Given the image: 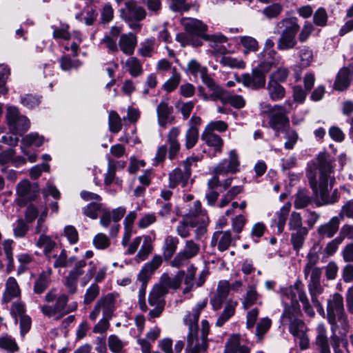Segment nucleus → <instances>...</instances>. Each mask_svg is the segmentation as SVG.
Returning <instances> with one entry per match:
<instances>
[{
    "label": "nucleus",
    "mask_w": 353,
    "mask_h": 353,
    "mask_svg": "<svg viewBox=\"0 0 353 353\" xmlns=\"http://www.w3.org/2000/svg\"><path fill=\"white\" fill-rule=\"evenodd\" d=\"M290 209L291 204L290 203H286L276 214L278 219L277 228L279 232H282L284 229V226L289 216Z\"/></svg>",
    "instance_id": "nucleus-49"
},
{
    "label": "nucleus",
    "mask_w": 353,
    "mask_h": 353,
    "mask_svg": "<svg viewBox=\"0 0 353 353\" xmlns=\"http://www.w3.org/2000/svg\"><path fill=\"white\" fill-rule=\"evenodd\" d=\"M108 170L104 178L105 185H110L114 181L115 184L121 185L122 180L116 177L117 165L115 161L110 157L108 158Z\"/></svg>",
    "instance_id": "nucleus-39"
},
{
    "label": "nucleus",
    "mask_w": 353,
    "mask_h": 353,
    "mask_svg": "<svg viewBox=\"0 0 353 353\" xmlns=\"http://www.w3.org/2000/svg\"><path fill=\"white\" fill-rule=\"evenodd\" d=\"M312 202V198L307 194L305 189L299 190L296 194L294 200V207L296 209L305 208Z\"/></svg>",
    "instance_id": "nucleus-51"
},
{
    "label": "nucleus",
    "mask_w": 353,
    "mask_h": 353,
    "mask_svg": "<svg viewBox=\"0 0 353 353\" xmlns=\"http://www.w3.org/2000/svg\"><path fill=\"white\" fill-rule=\"evenodd\" d=\"M327 319L333 332L336 329L337 321L347 322V316L345 312L343 297L341 294L334 293L327 299Z\"/></svg>",
    "instance_id": "nucleus-7"
},
{
    "label": "nucleus",
    "mask_w": 353,
    "mask_h": 353,
    "mask_svg": "<svg viewBox=\"0 0 353 353\" xmlns=\"http://www.w3.org/2000/svg\"><path fill=\"white\" fill-rule=\"evenodd\" d=\"M104 209L102 203L91 202L82 208V212L85 216L91 219H97L99 214L101 213Z\"/></svg>",
    "instance_id": "nucleus-45"
},
{
    "label": "nucleus",
    "mask_w": 353,
    "mask_h": 353,
    "mask_svg": "<svg viewBox=\"0 0 353 353\" xmlns=\"http://www.w3.org/2000/svg\"><path fill=\"white\" fill-rule=\"evenodd\" d=\"M268 90L271 99L277 101L285 97V88L276 81H269Z\"/></svg>",
    "instance_id": "nucleus-41"
},
{
    "label": "nucleus",
    "mask_w": 353,
    "mask_h": 353,
    "mask_svg": "<svg viewBox=\"0 0 353 353\" xmlns=\"http://www.w3.org/2000/svg\"><path fill=\"white\" fill-rule=\"evenodd\" d=\"M218 100L223 104H229L235 109H241L245 107V99L239 94H229L225 90L220 95Z\"/></svg>",
    "instance_id": "nucleus-27"
},
{
    "label": "nucleus",
    "mask_w": 353,
    "mask_h": 353,
    "mask_svg": "<svg viewBox=\"0 0 353 353\" xmlns=\"http://www.w3.org/2000/svg\"><path fill=\"white\" fill-rule=\"evenodd\" d=\"M204 39L208 41L210 48L208 51L216 61L228 52V48L224 45L228 41L226 37L222 34H212L205 36Z\"/></svg>",
    "instance_id": "nucleus-13"
},
{
    "label": "nucleus",
    "mask_w": 353,
    "mask_h": 353,
    "mask_svg": "<svg viewBox=\"0 0 353 353\" xmlns=\"http://www.w3.org/2000/svg\"><path fill=\"white\" fill-rule=\"evenodd\" d=\"M181 23L185 32H181L176 34V40L183 47L192 46L194 47L201 46L203 43L201 39H205L208 34H205L208 26L201 21L193 19H183Z\"/></svg>",
    "instance_id": "nucleus-4"
},
{
    "label": "nucleus",
    "mask_w": 353,
    "mask_h": 353,
    "mask_svg": "<svg viewBox=\"0 0 353 353\" xmlns=\"http://www.w3.org/2000/svg\"><path fill=\"white\" fill-rule=\"evenodd\" d=\"M352 76L353 63L350 64L347 67L342 68L336 77L334 83V88L338 91L346 90L350 84V80Z\"/></svg>",
    "instance_id": "nucleus-19"
},
{
    "label": "nucleus",
    "mask_w": 353,
    "mask_h": 353,
    "mask_svg": "<svg viewBox=\"0 0 353 353\" xmlns=\"http://www.w3.org/2000/svg\"><path fill=\"white\" fill-rule=\"evenodd\" d=\"M179 242V239L176 236H168L165 237L163 245V254L165 260L171 259L177 249Z\"/></svg>",
    "instance_id": "nucleus-32"
},
{
    "label": "nucleus",
    "mask_w": 353,
    "mask_h": 353,
    "mask_svg": "<svg viewBox=\"0 0 353 353\" xmlns=\"http://www.w3.org/2000/svg\"><path fill=\"white\" fill-rule=\"evenodd\" d=\"M121 18L125 21H143L146 18L147 11L138 6L134 1L125 3V7L120 10Z\"/></svg>",
    "instance_id": "nucleus-12"
},
{
    "label": "nucleus",
    "mask_w": 353,
    "mask_h": 353,
    "mask_svg": "<svg viewBox=\"0 0 353 353\" xmlns=\"http://www.w3.org/2000/svg\"><path fill=\"white\" fill-rule=\"evenodd\" d=\"M299 311V307L294 304L292 306H285L281 319L283 324L288 325L289 332L299 343L301 350H305L310 346V339L307 334L308 328L303 320L295 316V313Z\"/></svg>",
    "instance_id": "nucleus-3"
},
{
    "label": "nucleus",
    "mask_w": 353,
    "mask_h": 353,
    "mask_svg": "<svg viewBox=\"0 0 353 353\" xmlns=\"http://www.w3.org/2000/svg\"><path fill=\"white\" fill-rule=\"evenodd\" d=\"M162 263V258L159 255H155L152 259L145 263L138 274L137 279L141 284H146L150 279L153 273L159 268Z\"/></svg>",
    "instance_id": "nucleus-18"
},
{
    "label": "nucleus",
    "mask_w": 353,
    "mask_h": 353,
    "mask_svg": "<svg viewBox=\"0 0 353 353\" xmlns=\"http://www.w3.org/2000/svg\"><path fill=\"white\" fill-rule=\"evenodd\" d=\"M179 135V130L176 128H172L168 135V142L169 143L168 157L171 160L175 158L180 150V144L177 140Z\"/></svg>",
    "instance_id": "nucleus-30"
},
{
    "label": "nucleus",
    "mask_w": 353,
    "mask_h": 353,
    "mask_svg": "<svg viewBox=\"0 0 353 353\" xmlns=\"http://www.w3.org/2000/svg\"><path fill=\"white\" fill-rule=\"evenodd\" d=\"M17 193L24 201H30L37 196L38 189L37 186H32L29 181L23 180L18 183Z\"/></svg>",
    "instance_id": "nucleus-24"
},
{
    "label": "nucleus",
    "mask_w": 353,
    "mask_h": 353,
    "mask_svg": "<svg viewBox=\"0 0 353 353\" xmlns=\"http://www.w3.org/2000/svg\"><path fill=\"white\" fill-rule=\"evenodd\" d=\"M0 347L11 352H17L19 350L16 341L8 335L0 337Z\"/></svg>",
    "instance_id": "nucleus-58"
},
{
    "label": "nucleus",
    "mask_w": 353,
    "mask_h": 353,
    "mask_svg": "<svg viewBox=\"0 0 353 353\" xmlns=\"http://www.w3.org/2000/svg\"><path fill=\"white\" fill-rule=\"evenodd\" d=\"M126 210L125 208L119 207L114 209L111 212V217L113 224L111 225L110 229V235L112 237H117L120 229V225L118 223L125 215Z\"/></svg>",
    "instance_id": "nucleus-33"
},
{
    "label": "nucleus",
    "mask_w": 353,
    "mask_h": 353,
    "mask_svg": "<svg viewBox=\"0 0 353 353\" xmlns=\"http://www.w3.org/2000/svg\"><path fill=\"white\" fill-rule=\"evenodd\" d=\"M298 294L299 300L303 305V308L305 312L310 317L314 316L315 312L311 306L306 292L303 290H299L296 292Z\"/></svg>",
    "instance_id": "nucleus-59"
},
{
    "label": "nucleus",
    "mask_w": 353,
    "mask_h": 353,
    "mask_svg": "<svg viewBox=\"0 0 353 353\" xmlns=\"http://www.w3.org/2000/svg\"><path fill=\"white\" fill-rule=\"evenodd\" d=\"M52 273V270H49L48 272H42L36 279L33 291L35 294H42L49 286L50 283V274Z\"/></svg>",
    "instance_id": "nucleus-34"
},
{
    "label": "nucleus",
    "mask_w": 353,
    "mask_h": 353,
    "mask_svg": "<svg viewBox=\"0 0 353 353\" xmlns=\"http://www.w3.org/2000/svg\"><path fill=\"white\" fill-rule=\"evenodd\" d=\"M196 223L192 219H190L188 216H185L183 221H181L176 228V233L181 238H187L190 236V232L189 226L194 228L196 226Z\"/></svg>",
    "instance_id": "nucleus-44"
},
{
    "label": "nucleus",
    "mask_w": 353,
    "mask_h": 353,
    "mask_svg": "<svg viewBox=\"0 0 353 353\" xmlns=\"http://www.w3.org/2000/svg\"><path fill=\"white\" fill-rule=\"evenodd\" d=\"M21 290L19 285L14 277H9L6 282V288L3 292L2 302L8 303L13 299L20 297Z\"/></svg>",
    "instance_id": "nucleus-25"
},
{
    "label": "nucleus",
    "mask_w": 353,
    "mask_h": 353,
    "mask_svg": "<svg viewBox=\"0 0 353 353\" xmlns=\"http://www.w3.org/2000/svg\"><path fill=\"white\" fill-rule=\"evenodd\" d=\"M328 14L325 8H318L313 14V25L323 28L327 25Z\"/></svg>",
    "instance_id": "nucleus-48"
},
{
    "label": "nucleus",
    "mask_w": 353,
    "mask_h": 353,
    "mask_svg": "<svg viewBox=\"0 0 353 353\" xmlns=\"http://www.w3.org/2000/svg\"><path fill=\"white\" fill-rule=\"evenodd\" d=\"M200 251L199 244L195 243L192 240H188L185 241V246L181 250L186 256L191 259L198 255Z\"/></svg>",
    "instance_id": "nucleus-60"
},
{
    "label": "nucleus",
    "mask_w": 353,
    "mask_h": 353,
    "mask_svg": "<svg viewBox=\"0 0 353 353\" xmlns=\"http://www.w3.org/2000/svg\"><path fill=\"white\" fill-rule=\"evenodd\" d=\"M125 66L133 77L141 76L143 72L142 63L135 57H129L125 63Z\"/></svg>",
    "instance_id": "nucleus-40"
},
{
    "label": "nucleus",
    "mask_w": 353,
    "mask_h": 353,
    "mask_svg": "<svg viewBox=\"0 0 353 353\" xmlns=\"http://www.w3.org/2000/svg\"><path fill=\"white\" fill-rule=\"evenodd\" d=\"M240 162L235 150L230 152L229 158L221 161L214 168L216 175H225L228 173H236L239 171Z\"/></svg>",
    "instance_id": "nucleus-14"
},
{
    "label": "nucleus",
    "mask_w": 353,
    "mask_h": 353,
    "mask_svg": "<svg viewBox=\"0 0 353 353\" xmlns=\"http://www.w3.org/2000/svg\"><path fill=\"white\" fill-rule=\"evenodd\" d=\"M191 174L192 170L185 167H183V170L180 168L174 169L169 174V187L174 188L178 185H181L183 188L186 187Z\"/></svg>",
    "instance_id": "nucleus-16"
},
{
    "label": "nucleus",
    "mask_w": 353,
    "mask_h": 353,
    "mask_svg": "<svg viewBox=\"0 0 353 353\" xmlns=\"http://www.w3.org/2000/svg\"><path fill=\"white\" fill-rule=\"evenodd\" d=\"M240 42L243 46L245 50H243L244 54H248L250 52H256L259 49V44L257 41L251 37L244 36L240 39Z\"/></svg>",
    "instance_id": "nucleus-53"
},
{
    "label": "nucleus",
    "mask_w": 353,
    "mask_h": 353,
    "mask_svg": "<svg viewBox=\"0 0 353 353\" xmlns=\"http://www.w3.org/2000/svg\"><path fill=\"white\" fill-rule=\"evenodd\" d=\"M317 161L319 170V187L315 174L312 171L307 174L314 195L320 199L315 201V204L317 207L333 205L339 201L341 196L338 189H334L330 194L335 182V178L332 175L334 172V159L329 154L321 152L318 155Z\"/></svg>",
    "instance_id": "nucleus-1"
},
{
    "label": "nucleus",
    "mask_w": 353,
    "mask_h": 353,
    "mask_svg": "<svg viewBox=\"0 0 353 353\" xmlns=\"http://www.w3.org/2000/svg\"><path fill=\"white\" fill-rule=\"evenodd\" d=\"M44 141V137L37 132H32L25 136L21 139V143L28 147H40Z\"/></svg>",
    "instance_id": "nucleus-52"
},
{
    "label": "nucleus",
    "mask_w": 353,
    "mask_h": 353,
    "mask_svg": "<svg viewBox=\"0 0 353 353\" xmlns=\"http://www.w3.org/2000/svg\"><path fill=\"white\" fill-rule=\"evenodd\" d=\"M53 258L55 259L53 266L55 268H66L70 266L74 261V257L67 259V254L65 250H62L59 255L54 254Z\"/></svg>",
    "instance_id": "nucleus-54"
},
{
    "label": "nucleus",
    "mask_w": 353,
    "mask_h": 353,
    "mask_svg": "<svg viewBox=\"0 0 353 353\" xmlns=\"http://www.w3.org/2000/svg\"><path fill=\"white\" fill-rule=\"evenodd\" d=\"M208 341L198 337V331L192 327L187 336L186 353H202L208 349Z\"/></svg>",
    "instance_id": "nucleus-15"
},
{
    "label": "nucleus",
    "mask_w": 353,
    "mask_h": 353,
    "mask_svg": "<svg viewBox=\"0 0 353 353\" xmlns=\"http://www.w3.org/2000/svg\"><path fill=\"white\" fill-rule=\"evenodd\" d=\"M289 119L283 112L271 114L269 116L270 126L276 132L283 131L289 125Z\"/></svg>",
    "instance_id": "nucleus-26"
},
{
    "label": "nucleus",
    "mask_w": 353,
    "mask_h": 353,
    "mask_svg": "<svg viewBox=\"0 0 353 353\" xmlns=\"http://www.w3.org/2000/svg\"><path fill=\"white\" fill-rule=\"evenodd\" d=\"M259 57L260 63L258 67L266 73L272 66L278 65L281 61V57L275 50L263 51Z\"/></svg>",
    "instance_id": "nucleus-20"
},
{
    "label": "nucleus",
    "mask_w": 353,
    "mask_h": 353,
    "mask_svg": "<svg viewBox=\"0 0 353 353\" xmlns=\"http://www.w3.org/2000/svg\"><path fill=\"white\" fill-rule=\"evenodd\" d=\"M109 128L113 133L119 132L122 128V120L117 112H110L109 114Z\"/></svg>",
    "instance_id": "nucleus-62"
},
{
    "label": "nucleus",
    "mask_w": 353,
    "mask_h": 353,
    "mask_svg": "<svg viewBox=\"0 0 353 353\" xmlns=\"http://www.w3.org/2000/svg\"><path fill=\"white\" fill-rule=\"evenodd\" d=\"M181 79V74L176 67H173L172 69V76L163 84L162 89L167 92L174 91L179 85Z\"/></svg>",
    "instance_id": "nucleus-37"
},
{
    "label": "nucleus",
    "mask_w": 353,
    "mask_h": 353,
    "mask_svg": "<svg viewBox=\"0 0 353 353\" xmlns=\"http://www.w3.org/2000/svg\"><path fill=\"white\" fill-rule=\"evenodd\" d=\"M202 81L210 88L212 92L210 97L213 101H217L220 95L223 93V89L216 85L214 79L208 74V70L201 76Z\"/></svg>",
    "instance_id": "nucleus-36"
},
{
    "label": "nucleus",
    "mask_w": 353,
    "mask_h": 353,
    "mask_svg": "<svg viewBox=\"0 0 353 353\" xmlns=\"http://www.w3.org/2000/svg\"><path fill=\"white\" fill-rule=\"evenodd\" d=\"M316 330L315 344L320 353H331L325 325L323 323H319Z\"/></svg>",
    "instance_id": "nucleus-23"
},
{
    "label": "nucleus",
    "mask_w": 353,
    "mask_h": 353,
    "mask_svg": "<svg viewBox=\"0 0 353 353\" xmlns=\"http://www.w3.org/2000/svg\"><path fill=\"white\" fill-rule=\"evenodd\" d=\"M137 45V37L132 33L122 34L118 42L119 49L125 54L131 56L134 54Z\"/></svg>",
    "instance_id": "nucleus-21"
},
{
    "label": "nucleus",
    "mask_w": 353,
    "mask_h": 353,
    "mask_svg": "<svg viewBox=\"0 0 353 353\" xmlns=\"http://www.w3.org/2000/svg\"><path fill=\"white\" fill-rule=\"evenodd\" d=\"M115 296L112 293L101 297L97 301L93 310L90 312L89 315L90 319L92 321H95L101 311H102L103 316L112 318L115 310Z\"/></svg>",
    "instance_id": "nucleus-11"
},
{
    "label": "nucleus",
    "mask_w": 353,
    "mask_h": 353,
    "mask_svg": "<svg viewBox=\"0 0 353 353\" xmlns=\"http://www.w3.org/2000/svg\"><path fill=\"white\" fill-rule=\"evenodd\" d=\"M218 61L223 67L237 69H243L245 67V62L241 59L226 54L221 56Z\"/></svg>",
    "instance_id": "nucleus-43"
},
{
    "label": "nucleus",
    "mask_w": 353,
    "mask_h": 353,
    "mask_svg": "<svg viewBox=\"0 0 353 353\" xmlns=\"http://www.w3.org/2000/svg\"><path fill=\"white\" fill-rule=\"evenodd\" d=\"M277 26L283 28L277 40V49L280 51H288L294 48L298 43L296 35L300 30L298 19L285 18L278 23Z\"/></svg>",
    "instance_id": "nucleus-6"
},
{
    "label": "nucleus",
    "mask_w": 353,
    "mask_h": 353,
    "mask_svg": "<svg viewBox=\"0 0 353 353\" xmlns=\"http://www.w3.org/2000/svg\"><path fill=\"white\" fill-rule=\"evenodd\" d=\"M260 295L256 290V288L253 285L248 287L244 300L243 301V307L245 310L256 303Z\"/></svg>",
    "instance_id": "nucleus-50"
},
{
    "label": "nucleus",
    "mask_w": 353,
    "mask_h": 353,
    "mask_svg": "<svg viewBox=\"0 0 353 353\" xmlns=\"http://www.w3.org/2000/svg\"><path fill=\"white\" fill-rule=\"evenodd\" d=\"M166 290L162 287H154L148 296V303L152 307L148 312V320L159 318L165 306Z\"/></svg>",
    "instance_id": "nucleus-8"
},
{
    "label": "nucleus",
    "mask_w": 353,
    "mask_h": 353,
    "mask_svg": "<svg viewBox=\"0 0 353 353\" xmlns=\"http://www.w3.org/2000/svg\"><path fill=\"white\" fill-rule=\"evenodd\" d=\"M169 8L171 10L178 12H188L192 7V4L188 3L186 0H168Z\"/></svg>",
    "instance_id": "nucleus-55"
},
{
    "label": "nucleus",
    "mask_w": 353,
    "mask_h": 353,
    "mask_svg": "<svg viewBox=\"0 0 353 353\" xmlns=\"http://www.w3.org/2000/svg\"><path fill=\"white\" fill-rule=\"evenodd\" d=\"M100 288L96 284H92L86 290L83 303L85 305L90 304L99 294Z\"/></svg>",
    "instance_id": "nucleus-64"
},
{
    "label": "nucleus",
    "mask_w": 353,
    "mask_h": 353,
    "mask_svg": "<svg viewBox=\"0 0 353 353\" xmlns=\"http://www.w3.org/2000/svg\"><path fill=\"white\" fill-rule=\"evenodd\" d=\"M61 68L64 71L76 69L81 66V63L79 59H72L68 56H63L59 59Z\"/></svg>",
    "instance_id": "nucleus-61"
},
{
    "label": "nucleus",
    "mask_w": 353,
    "mask_h": 353,
    "mask_svg": "<svg viewBox=\"0 0 353 353\" xmlns=\"http://www.w3.org/2000/svg\"><path fill=\"white\" fill-rule=\"evenodd\" d=\"M196 268L194 265H190L187 269V274L184 275V283L186 285L183 290V293H188L195 287V275Z\"/></svg>",
    "instance_id": "nucleus-46"
},
{
    "label": "nucleus",
    "mask_w": 353,
    "mask_h": 353,
    "mask_svg": "<svg viewBox=\"0 0 353 353\" xmlns=\"http://www.w3.org/2000/svg\"><path fill=\"white\" fill-rule=\"evenodd\" d=\"M232 243V235L229 230L218 231L214 233L211 239V245H217L218 250L221 252L227 250Z\"/></svg>",
    "instance_id": "nucleus-22"
},
{
    "label": "nucleus",
    "mask_w": 353,
    "mask_h": 353,
    "mask_svg": "<svg viewBox=\"0 0 353 353\" xmlns=\"http://www.w3.org/2000/svg\"><path fill=\"white\" fill-rule=\"evenodd\" d=\"M85 265L86 262L84 260L79 261L66 276L65 285L70 294H74L76 292L78 279L83 274V268H85Z\"/></svg>",
    "instance_id": "nucleus-17"
},
{
    "label": "nucleus",
    "mask_w": 353,
    "mask_h": 353,
    "mask_svg": "<svg viewBox=\"0 0 353 353\" xmlns=\"http://www.w3.org/2000/svg\"><path fill=\"white\" fill-rule=\"evenodd\" d=\"M108 345L112 353H123L125 351V342L115 334H111L108 336Z\"/></svg>",
    "instance_id": "nucleus-47"
},
{
    "label": "nucleus",
    "mask_w": 353,
    "mask_h": 353,
    "mask_svg": "<svg viewBox=\"0 0 353 353\" xmlns=\"http://www.w3.org/2000/svg\"><path fill=\"white\" fill-rule=\"evenodd\" d=\"M44 300L47 303H52L55 301L53 305H43L40 307L41 312L48 317L58 315L57 319H59L66 314L75 311L77 308V303L76 302L68 305V295L61 294L58 296L56 288L50 290L46 293Z\"/></svg>",
    "instance_id": "nucleus-5"
},
{
    "label": "nucleus",
    "mask_w": 353,
    "mask_h": 353,
    "mask_svg": "<svg viewBox=\"0 0 353 353\" xmlns=\"http://www.w3.org/2000/svg\"><path fill=\"white\" fill-rule=\"evenodd\" d=\"M241 347L240 335L232 334L225 343L224 353H236Z\"/></svg>",
    "instance_id": "nucleus-57"
},
{
    "label": "nucleus",
    "mask_w": 353,
    "mask_h": 353,
    "mask_svg": "<svg viewBox=\"0 0 353 353\" xmlns=\"http://www.w3.org/2000/svg\"><path fill=\"white\" fill-rule=\"evenodd\" d=\"M201 139L205 143L214 149V151L221 152L223 145V141L221 137L214 132L204 130L201 134Z\"/></svg>",
    "instance_id": "nucleus-31"
},
{
    "label": "nucleus",
    "mask_w": 353,
    "mask_h": 353,
    "mask_svg": "<svg viewBox=\"0 0 353 353\" xmlns=\"http://www.w3.org/2000/svg\"><path fill=\"white\" fill-rule=\"evenodd\" d=\"M6 120L9 130L16 135H23L30 126V120L20 112H7Z\"/></svg>",
    "instance_id": "nucleus-10"
},
{
    "label": "nucleus",
    "mask_w": 353,
    "mask_h": 353,
    "mask_svg": "<svg viewBox=\"0 0 353 353\" xmlns=\"http://www.w3.org/2000/svg\"><path fill=\"white\" fill-rule=\"evenodd\" d=\"M154 39H149L141 43L138 53L143 57H150L154 50Z\"/></svg>",
    "instance_id": "nucleus-63"
},
{
    "label": "nucleus",
    "mask_w": 353,
    "mask_h": 353,
    "mask_svg": "<svg viewBox=\"0 0 353 353\" xmlns=\"http://www.w3.org/2000/svg\"><path fill=\"white\" fill-rule=\"evenodd\" d=\"M339 227V219L334 216L329 222L319 226L317 231L321 236L331 238L337 232Z\"/></svg>",
    "instance_id": "nucleus-28"
},
{
    "label": "nucleus",
    "mask_w": 353,
    "mask_h": 353,
    "mask_svg": "<svg viewBox=\"0 0 353 353\" xmlns=\"http://www.w3.org/2000/svg\"><path fill=\"white\" fill-rule=\"evenodd\" d=\"M308 92L305 91V89L300 85H295L293 87V100H287L285 102V109H296L297 106L296 105L298 103H303L307 97V93Z\"/></svg>",
    "instance_id": "nucleus-29"
},
{
    "label": "nucleus",
    "mask_w": 353,
    "mask_h": 353,
    "mask_svg": "<svg viewBox=\"0 0 353 353\" xmlns=\"http://www.w3.org/2000/svg\"><path fill=\"white\" fill-rule=\"evenodd\" d=\"M36 245L39 248H43V254L46 257H50V254L56 246V242L50 236L46 234L40 235Z\"/></svg>",
    "instance_id": "nucleus-42"
},
{
    "label": "nucleus",
    "mask_w": 353,
    "mask_h": 353,
    "mask_svg": "<svg viewBox=\"0 0 353 353\" xmlns=\"http://www.w3.org/2000/svg\"><path fill=\"white\" fill-rule=\"evenodd\" d=\"M308 234L307 228H301L295 232L292 233L290 241L293 246V249L298 253L303 248L305 239Z\"/></svg>",
    "instance_id": "nucleus-38"
},
{
    "label": "nucleus",
    "mask_w": 353,
    "mask_h": 353,
    "mask_svg": "<svg viewBox=\"0 0 353 353\" xmlns=\"http://www.w3.org/2000/svg\"><path fill=\"white\" fill-rule=\"evenodd\" d=\"M322 246L315 243L305 256V263L303 267V274L307 280V288L310 294L323 293L324 288L321 285L322 268L317 266L320 261Z\"/></svg>",
    "instance_id": "nucleus-2"
},
{
    "label": "nucleus",
    "mask_w": 353,
    "mask_h": 353,
    "mask_svg": "<svg viewBox=\"0 0 353 353\" xmlns=\"http://www.w3.org/2000/svg\"><path fill=\"white\" fill-rule=\"evenodd\" d=\"M237 305V302L228 301L223 311L218 317L216 326L222 327L225 322H227L235 313V308Z\"/></svg>",
    "instance_id": "nucleus-35"
},
{
    "label": "nucleus",
    "mask_w": 353,
    "mask_h": 353,
    "mask_svg": "<svg viewBox=\"0 0 353 353\" xmlns=\"http://www.w3.org/2000/svg\"><path fill=\"white\" fill-rule=\"evenodd\" d=\"M198 139V128L190 127L185 134V148L187 149L192 148L197 143Z\"/></svg>",
    "instance_id": "nucleus-56"
},
{
    "label": "nucleus",
    "mask_w": 353,
    "mask_h": 353,
    "mask_svg": "<svg viewBox=\"0 0 353 353\" xmlns=\"http://www.w3.org/2000/svg\"><path fill=\"white\" fill-rule=\"evenodd\" d=\"M265 74L266 72L257 66L252 70L251 73H245L241 76L235 75V80L247 88L259 90L265 85Z\"/></svg>",
    "instance_id": "nucleus-9"
}]
</instances>
